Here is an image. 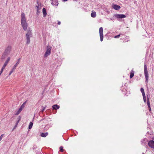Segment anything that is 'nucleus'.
Wrapping results in <instances>:
<instances>
[{"label":"nucleus","instance_id":"obj_37","mask_svg":"<svg viewBox=\"0 0 154 154\" xmlns=\"http://www.w3.org/2000/svg\"><path fill=\"white\" fill-rule=\"evenodd\" d=\"M4 134H2L0 136V141L1 140H2V138L3 137V136L4 135Z\"/></svg>","mask_w":154,"mask_h":154},{"label":"nucleus","instance_id":"obj_30","mask_svg":"<svg viewBox=\"0 0 154 154\" xmlns=\"http://www.w3.org/2000/svg\"><path fill=\"white\" fill-rule=\"evenodd\" d=\"M14 70H13V69H12L11 70V71H10V72L9 74V75H11L12 74V72H13V71H14Z\"/></svg>","mask_w":154,"mask_h":154},{"label":"nucleus","instance_id":"obj_12","mask_svg":"<svg viewBox=\"0 0 154 154\" xmlns=\"http://www.w3.org/2000/svg\"><path fill=\"white\" fill-rule=\"evenodd\" d=\"M10 59V57H8L7 58V59L5 62V63H4V64L3 65V66L2 67L3 68H5L7 64H8V62L9 61Z\"/></svg>","mask_w":154,"mask_h":154},{"label":"nucleus","instance_id":"obj_27","mask_svg":"<svg viewBox=\"0 0 154 154\" xmlns=\"http://www.w3.org/2000/svg\"><path fill=\"white\" fill-rule=\"evenodd\" d=\"M46 106H45V107H44L43 106H42V109L41 110V111L43 112L45 110V109L46 108Z\"/></svg>","mask_w":154,"mask_h":154},{"label":"nucleus","instance_id":"obj_10","mask_svg":"<svg viewBox=\"0 0 154 154\" xmlns=\"http://www.w3.org/2000/svg\"><path fill=\"white\" fill-rule=\"evenodd\" d=\"M51 4L53 5L57 6L58 3V0H51Z\"/></svg>","mask_w":154,"mask_h":154},{"label":"nucleus","instance_id":"obj_25","mask_svg":"<svg viewBox=\"0 0 154 154\" xmlns=\"http://www.w3.org/2000/svg\"><path fill=\"white\" fill-rule=\"evenodd\" d=\"M21 112V111H19V109L16 112L15 115H18L20 113V112Z\"/></svg>","mask_w":154,"mask_h":154},{"label":"nucleus","instance_id":"obj_33","mask_svg":"<svg viewBox=\"0 0 154 154\" xmlns=\"http://www.w3.org/2000/svg\"><path fill=\"white\" fill-rule=\"evenodd\" d=\"M120 34H119L118 35H116L114 37V38H119L120 37Z\"/></svg>","mask_w":154,"mask_h":154},{"label":"nucleus","instance_id":"obj_23","mask_svg":"<svg viewBox=\"0 0 154 154\" xmlns=\"http://www.w3.org/2000/svg\"><path fill=\"white\" fill-rule=\"evenodd\" d=\"M49 128V125H46L45 127H44V129L45 130H47Z\"/></svg>","mask_w":154,"mask_h":154},{"label":"nucleus","instance_id":"obj_35","mask_svg":"<svg viewBox=\"0 0 154 154\" xmlns=\"http://www.w3.org/2000/svg\"><path fill=\"white\" fill-rule=\"evenodd\" d=\"M20 119H21V117L20 116H19L17 119V121H18V122H19V121H20Z\"/></svg>","mask_w":154,"mask_h":154},{"label":"nucleus","instance_id":"obj_5","mask_svg":"<svg viewBox=\"0 0 154 154\" xmlns=\"http://www.w3.org/2000/svg\"><path fill=\"white\" fill-rule=\"evenodd\" d=\"M114 16L118 19H122L126 17V16L123 14H115Z\"/></svg>","mask_w":154,"mask_h":154},{"label":"nucleus","instance_id":"obj_38","mask_svg":"<svg viewBox=\"0 0 154 154\" xmlns=\"http://www.w3.org/2000/svg\"><path fill=\"white\" fill-rule=\"evenodd\" d=\"M140 91L141 92L144 91V90L143 88H141L140 89Z\"/></svg>","mask_w":154,"mask_h":154},{"label":"nucleus","instance_id":"obj_16","mask_svg":"<svg viewBox=\"0 0 154 154\" xmlns=\"http://www.w3.org/2000/svg\"><path fill=\"white\" fill-rule=\"evenodd\" d=\"M26 101H25L22 104V105L19 108V111H21L22 110V109L24 108L25 107V104H26Z\"/></svg>","mask_w":154,"mask_h":154},{"label":"nucleus","instance_id":"obj_14","mask_svg":"<svg viewBox=\"0 0 154 154\" xmlns=\"http://www.w3.org/2000/svg\"><path fill=\"white\" fill-rule=\"evenodd\" d=\"M8 55V54L5 53L4 52L3 54L2 55L1 59L2 60L4 59L5 58H6Z\"/></svg>","mask_w":154,"mask_h":154},{"label":"nucleus","instance_id":"obj_42","mask_svg":"<svg viewBox=\"0 0 154 154\" xmlns=\"http://www.w3.org/2000/svg\"><path fill=\"white\" fill-rule=\"evenodd\" d=\"M33 147H34V149H35L36 148V145H34L33 146Z\"/></svg>","mask_w":154,"mask_h":154},{"label":"nucleus","instance_id":"obj_29","mask_svg":"<svg viewBox=\"0 0 154 154\" xmlns=\"http://www.w3.org/2000/svg\"><path fill=\"white\" fill-rule=\"evenodd\" d=\"M5 69V68L2 67L1 70L0 71V75L3 72V70Z\"/></svg>","mask_w":154,"mask_h":154},{"label":"nucleus","instance_id":"obj_1","mask_svg":"<svg viewBox=\"0 0 154 154\" xmlns=\"http://www.w3.org/2000/svg\"><path fill=\"white\" fill-rule=\"evenodd\" d=\"M21 24L23 29L26 31L27 28L28 24L26 23L25 14L22 13L21 14Z\"/></svg>","mask_w":154,"mask_h":154},{"label":"nucleus","instance_id":"obj_24","mask_svg":"<svg viewBox=\"0 0 154 154\" xmlns=\"http://www.w3.org/2000/svg\"><path fill=\"white\" fill-rule=\"evenodd\" d=\"M37 3L38 4V1H37ZM36 7H37V9H38V10H40V9H41V8H39V5H38V6H36Z\"/></svg>","mask_w":154,"mask_h":154},{"label":"nucleus","instance_id":"obj_32","mask_svg":"<svg viewBox=\"0 0 154 154\" xmlns=\"http://www.w3.org/2000/svg\"><path fill=\"white\" fill-rule=\"evenodd\" d=\"M141 93H142L143 97H146L145 93V92H144V91L141 92Z\"/></svg>","mask_w":154,"mask_h":154},{"label":"nucleus","instance_id":"obj_20","mask_svg":"<svg viewBox=\"0 0 154 154\" xmlns=\"http://www.w3.org/2000/svg\"><path fill=\"white\" fill-rule=\"evenodd\" d=\"M91 16L92 17H95L96 16V12L94 11L91 13Z\"/></svg>","mask_w":154,"mask_h":154},{"label":"nucleus","instance_id":"obj_8","mask_svg":"<svg viewBox=\"0 0 154 154\" xmlns=\"http://www.w3.org/2000/svg\"><path fill=\"white\" fill-rule=\"evenodd\" d=\"M32 36V32L30 30H28L27 33L26 34V39H30V37Z\"/></svg>","mask_w":154,"mask_h":154},{"label":"nucleus","instance_id":"obj_9","mask_svg":"<svg viewBox=\"0 0 154 154\" xmlns=\"http://www.w3.org/2000/svg\"><path fill=\"white\" fill-rule=\"evenodd\" d=\"M112 7L114 9L117 10H119L121 8V7L119 5H117L114 4H112Z\"/></svg>","mask_w":154,"mask_h":154},{"label":"nucleus","instance_id":"obj_43","mask_svg":"<svg viewBox=\"0 0 154 154\" xmlns=\"http://www.w3.org/2000/svg\"><path fill=\"white\" fill-rule=\"evenodd\" d=\"M110 20H114V19H113V18H110Z\"/></svg>","mask_w":154,"mask_h":154},{"label":"nucleus","instance_id":"obj_4","mask_svg":"<svg viewBox=\"0 0 154 154\" xmlns=\"http://www.w3.org/2000/svg\"><path fill=\"white\" fill-rule=\"evenodd\" d=\"M103 28L102 27H100L99 29V32L100 40L101 42H102L103 40Z\"/></svg>","mask_w":154,"mask_h":154},{"label":"nucleus","instance_id":"obj_40","mask_svg":"<svg viewBox=\"0 0 154 154\" xmlns=\"http://www.w3.org/2000/svg\"><path fill=\"white\" fill-rule=\"evenodd\" d=\"M147 101H149V98L148 97V95H147Z\"/></svg>","mask_w":154,"mask_h":154},{"label":"nucleus","instance_id":"obj_21","mask_svg":"<svg viewBox=\"0 0 154 154\" xmlns=\"http://www.w3.org/2000/svg\"><path fill=\"white\" fill-rule=\"evenodd\" d=\"M33 125V123L32 122H30L29 124L28 128L29 129H31L32 126Z\"/></svg>","mask_w":154,"mask_h":154},{"label":"nucleus","instance_id":"obj_13","mask_svg":"<svg viewBox=\"0 0 154 154\" xmlns=\"http://www.w3.org/2000/svg\"><path fill=\"white\" fill-rule=\"evenodd\" d=\"M52 107V108L53 109H55V110L58 109L60 108V106L57 104H55V105H53Z\"/></svg>","mask_w":154,"mask_h":154},{"label":"nucleus","instance_id":"obj_46","mask_svg":"<svg viewBox=\"0 0 154 154\" xmlns=\"http://www.w3.org/2000/svg\"><path fill=\"white\" fill-rule=\"evenodd\" d=\"M142 154H144V153L143 152V153H142Z\"/></svg>","mask_w":154,"mask_h":154},{"label":"nucleus","instance_id":"obj_17","mask_svg":"<svg viewBox=\"0 0 154 154\" xmlns=\"http://www.w3.org/2000/svg\"><path fill=\"white\" fill-rule=\"evenodd\" d=\"M42 12L44 17H45L47 15L46 10L45 8H44L42 9Z\"/></svg>","mask_w":154,"mask_h":154},{"label":"nucleus","instance_id":"obj_18","mask_svg":"<svg viewBox=\"0 0 154 154\" xmlns=\"http://www.w3.org/2000/svg\"><path fill=\"white\" fill-rule=\"evenodd\" d=\"M134 71L133 69H132L130 72V78L131 79L134 76Z\"/></svg>","mask_w":154,"mask_h":154},{"label":"nucleus","instance_id":"obj_34","mask_svg":"<svg viewBox=\"0 0 154 154\" xmlns=\"http://www.w3.org/2000/svg\"><path fill=\"white\" fill-rule=\"evenodd\" d=\"M143 100L144 102L145 103L146 102V97H143Z\"/></svg>","mask_w":154,"mask_h":154},{"label":"nucleus","instance_id":"obj_15","mask_svg":"<svg viewBox=\"0 0 154 154\" xmlns=\"http://www.w3.org/2000/svg\"><path fill=\"white\" fill-rule=\"evenodd\" d=\"M20 60V59H19L18 60V61L15 64L14 67L12 68V69H13V70H15L16 69V67L17 66L18 64L19 63V60Z\"/></svg>","mask_w":154,"mask_h":154},{"label":"nucleus","instance_id":"obj_28","mask_svg":"<svg viewBox=\"0 0 154 154\" xmlns=\"http://www.w3.org/2000/svg\"><path fill=\"white\" fill-rule=\"evenodd\" d=\"M147 104L148 105V107L150 106V102L149 101H147Z\"/></svg>","mask_w":154,"mask_h":154},{"label":"nucleus","instance_id":"obj_3","mask_svg":"<svg viewBox=\"0 0 154 154\" xmlns=\"http://www.w3.org/2000/svg\"><path fill=\"white\" fill-rule=\"evenodd\" d=\"M52 47L50 46H47V50L44 54L45 57H47L48 56L51 54V51Z\"/></svg>","mask_w":154,"mask_h":154},{"label":"nucleus","instance_id":"obj_2","mask_svg":"<svg viewBox=\"0 0 154 154\" xmlns=\"http://www.w3.org/2000/svg\"><path fill=\"white\" fill-rule=\"evenodd\" d=\"M144 75L146 79V85L147 84L148 82V79H149V74L147 69V67L146 65L145 64L144 66Z\"/></svg>","mask_w":154,"mask_h":154},{"label":"nucleus","instance_id":"obj_26","mask_svg":"<svg viewBox=\"0 0 154 154\" xmlns=\"http://www.w3.org/2000/svg\"><path fill=\"white\" fill-rule=\"evenodd\" d=\"M26 40H27V41H26V43L27 44H29L30 42V39H26Z\"/></svg>","mask_w":154,"mask_h":154},{"label":"nucleus","instance_id":"obj_7","mask_svg":"<svg viewBox=\"0 0 154 154\" xmlns=\"http://www.w3.org/2000/svg\"><path fill=\"white\" fill-rule=\"evenodd\" d=\"M148 145L150 147L154 149V141L152 140L149 141L148 143Z\"/></svg>","mask_w":154,"mask_h":154},{"label":"nucleus","instance_id":"obj_19","mask_svg":"<svg viewBox=\"0 0 154 154\" xmlns=\"http://www.w3.org/2000/svg\"><path fill=\"white\" fill-rule=\"evenodd\" d=\"M48 135V133L46 132L45 133H42L41 134V136L42 137H45Z\"/></svg>","mask_w":154,"mask_h":154},{"label":"nucleus","instance_id":"obj_41","mask_svg":"<svg viewBox=\"0 0 154 154\" xmlns=\"http://www.w3.org/2000/svg\"><path fill=\"white\" fill-rule=\"evenodd\" d=\"M61 24V22L60 21H58L57 24L58 25H60Z\"/></svg>","mask_w":154,"mask_h":154},{"label":"nucleus","instance_id":"obj_31","mask_svg":"<svg viewBox=\"0 0 154 154\" xmlns=\"http://www.w3.org/2000/svg\"><path fill=\"white\" fill-rule=\"evenodd\" d=\"M40 11H39V10H38V9H37V13H36L37 14V15H39V14H40Z\"/></svg>","mask_w":154,"mask_h":154},{"label":"nucleus","instance_id":"obj_39","mask_svg":"<svg viewBox=\"0 0 154 154\" xmlns=\"http://www.w3.org/2000/svg\"><path fill=\"white\" fill-rule=\"evenodd\" d=\"M148 108H149V111L150 112H151V107H150V106H148Z\"/></svg>","mask_w":154,"mask_h":154},{"label":"nucleus","instance_id":"obj_36","mask_svg":"<svg viewBox=\"0 0 154 154\" xmlns=\"http://www.w3.org/2000/svg\"><path fill=\"white\" fill-rule=\"evenodd\" d=\"M19 122H18V121H17V122H16V125L14 126V128H15L17 127V125Z\"/></svg>","mask_w":154,"mask_h":154},{"label":"nucleus","instance_id":"obj_11","mask_svg":"<svg viewBox=\"0 0 154 154\" xmlns=\"http://www.w3.org/2000/svg\"><path fill=\"white\" fill-rule=\"evenodd\" d=\"M148 142V140L147 138H145L143 140H142L141 141V144L143 146H145L147 143V142Z\"/></svg>","mask_w":154,"mask_h":154},{"label":"nucleus","instance_id":"obj_44","mask_svg":"<svg viewBox=\"0 0 154 154\" xmlns=\"http://www.w3.org/2000/svg\"><path fill=\"white\" fill-rule=\"evenodd\" d=\"M43 119H42L40 120V121H42Z\"/></svg>","mask_w":154,"mask_h":154},{"label":"nucleus","instance_id":"obj_6","mask_svg":"<svg viewBox=\"0 0 154 154\" xmlns=\"http://www.w3.org/2000/svg\"><path fill=\"white\" fill-rule=\"evenodd\" d=\"M11 49V47L10 45H8L5 49L4 53L8 54L10 53Z\"/></svg>","mask_w":154,"mask_h":154},{"label":"nucleus","instance_id":"obj_22","mask_svg":"<svg viewBox=\"0 0 154 154\" xmlns=\"http://www.w3.org/2000/svg\"><path fill=\"white\" fill-rule=\"evenodd\" d=\"M60 151L61 152H63L64 149L63 146H60Z\"/></svg>","mask_w":154,"mask_h":154},{"label":"nucleus","instance_id":"obj_45","mask_svg":"<svg viewBox=\"0 0 154 154\" xmlns=\"http://www.w3.org/2000/svg\"><path fill=\"white\" fill-rule=\"evenodd\" d=\"M74 1L77 2V0H74Z\"/></svg>","mask_w":154,"mask_h":154}]
</instances>
